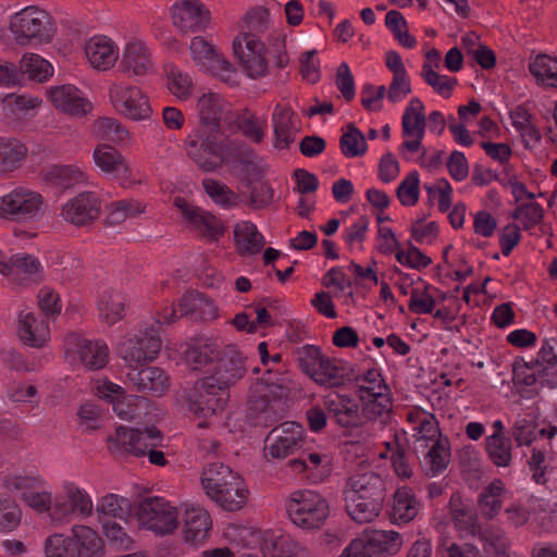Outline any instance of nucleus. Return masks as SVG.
<instances>
[{
	"label": "nucleus",
	"instance_id": "nucleus-1",
	"mask_svg": "<svg viewBox=\"0 0 557 557\" xmlns=\"http://www.w3.org/2000/svg\"><path fill=\"white\" fill-rule=\"evenodd\" d=\"M196 112L199 123L187 135L185 149L200 169L215 171L246 154L245 144L227 135L239 116L221 95L203 92L197 100Z\"/></svg>",
	"mask_w": 557,
	"mask_h": 557
},
{
	"label": "nucleus",
	"instance_id": "nucleus-2",
	"mask_svg": "<svg viewBox=\"0 0 557 557\" xmlns=\"http://www.w3.org/2000/svg\"><path fill=\"white\" fill-rule=\"evenodd\" d=\"M286 39L281 32L265 40L251 33H239L232 44L233 54L248 78L260 79L270 73L271 66L284 69L288 65Z\"/></svg>",
	"mask_w": 557,
	"mask_h": 557
},
{
	"label": "nucleus",
	"instance_id": "nucleus-3",
	"mask_svg": "<svg viewBox=\"0 0 557 557\" xmlns=\"http://www.w3.org/2000/svg\"><path fill=\"white\" fill-rule=\"evenodd\" d=\"M227 536L246 547L259 546L263 557H310L309 552L281 529L256 530L250 527L234 529Z\"/></svg>",
	"mask_w": 557,
	"mask_h": 557
},
{
	"label": "nucleus",
	"instance_id": "nucleus-4",
	"mask_svg": "<svg viewBox=\"0 0 557 557\" xmlns=\"http://www.w3.org/2000/svg\"><path fill=\"white\" fill-rule=\"evenodd\" d=\"M186 408L199 428L210 426L226 409L228 392L212 377L198 379L185 395Z\"/></svg>",
	"mask_w": 557,
	"mask_h": 557
},
{
	"label": "nucleus",
	"instance_id": "nucleus-5",
	"mask_svg": "<svg viewBox=\"0 0 557 557\" xmlns=\"http://www.w3.org/2000/svg\"><path fill=\"white\" fill-rule=\"evenodd\" d=\"M161 348L162 341L159 331L148 322H143L131 329L115 344L117 357L133 369L156 360Z\"/></svg>",
	"mask_w": 557,
	"mask_h": 557
},
{
	"label": "nucleus",
	"instance_id": "nucleus-6",
	"mask_svg": "<svg viewBox=\"0 0 557 557\" xmlns=\"http://www.w3.org/2000/svg\"><path fill=\"white\" fill-rule=\"evenodd\" d=\"M48 203L36 189L18 185L0 195V220L32 224L45 219Z\"/></svg>",
	"mask_w": 557,
	"mask_h": 557
},
{
	"label": "nucleus",
	"instance_id": "nucleus-7",
	"mask_svg": "<svg viewBox=\"0 0 557 557\" xmlns=\"http://www.w3.org/2000/svg\"><path fill=\"white\" fill-rule=\"evenodd\" d=\"M285 508L292 523L306 531L321 529L330 517L329 502L312 490L293 492Z\"/></svg>",
	"mask_w": 557,
	"mask_h": 557
},
{
	"label": "nucleus",
	"instance_id": "nucleus-8",
	"mask_svg": "<svg viewBox=\"0 0 557 557\" xmlns=\"http://www.w3.org/2000/svg\"><path fill=\"white\" fill-rule=\"evenodd\" d=\"M10 32L16 44H46L54 35V26L48 12L37 5H28L9 18Z\"/></svg>",
	"mask_w": 557,
	"mask_h": 557
},
{
	"label": "nucleus",
	"instance_id": "nucleus-9",
	"mask_svg": "<svg viewBox=\"0 0 557 557\" xmlns=\"http://www.w3.org/2000/svg\"><path fill=\"white\" fill-rule=\"evenodd\" d=\"M108 98L113 110L134 122L149 121L152 107L147 92L139 86L116 79L110 83Z\"/></svg>",
	"mask_w": 557,
	"mask_h": 557
},
{
	"label": "nucleus",
	"instance_id": "nucleus-10",
	"mask_svg": "<svg viewBox=\"0 0 557 557\" xmlns=\"http://www.w3.org/2000/svg\"><path fill=\"white\" fill-rule=\"evenodd\" d=\"M288 389V379L268 369L264 376L251 385L248 406L256 413H264L269 419L276 418L283 411L282 398Z\"/></svg>",
	"mask_w": 557,
	"mask_h": 557
},
{
	"label": "nucleus",
	"instance_id": "nucleus-11",
	"mask_svg": "<svg viewBox=\"0 0 557 557\" xmlns=\"http://www.w3.org/2000/svg\"><path fill=\"white\" fill-rule=\"evenodd\" d=\"M94 508L92 498L84 487L75 482L64 481L53 496L51 520L63 523L70 522L74 516L88 518Z\"/></svg>",
	"mask_w": 557,
	"mask_h": 557
},
{
	"label": "nucleus",
	"instance_id": "nucleus-12",
	"mask_svg": "<svg viewBox=\"0 0 557 557\" xmlns=\"http://www.w3.org/2000/svg\"><path fill=\"white\" fill-rule=\"evenodd\" d=\"M119 61L120 72L127 77H147L153 75L157 70L153 48L141 37L125 38Z\"/></svg>",
	"mask_w": 557,
	"mask_h": 557
},
{
	"label": "nucleus",
	"instance_id": "nucleus-13",
	"mask_svg": "<svg viewBox=\"0 0 557 557\" xmlns=\"http://www.w3.org/2000/svg\"><path fill=\"white\" fill-rule=\"evenodd\" d=\"M162 441L161 432L154 426L143 430L119 425L108 437V448L115 455L146 456L150 446H157Z\"/></svg>",
	"mask_w": 557,
	"mask_h": 557
},
{
	"label": "nucleus",
	"instance_id": "nucleus-14",
	"mask_svg": "<svg viewBox=\"0 0 557 557\" xmlns=\"http://www.w3.org/2000/svg\"><path fill=\"white\" fill-rule=\"evenodd\" d=\"M308 445L305 428L294 421H285L273 428L264 441V457L282 460Z\"/></svg>",
	"mask_w": 557,
	"mask_h": 557
},
{
	"label": "nucleus",
	"instance_id": "nucleus-15",
	"mask_svg": "<svg viewBox=\"0 0 557 557\" xmlns=\"http://www.w3.org/2000/svg\"><path fill=\"white\" fill-rule=\"evenodd\" d=\"M189 52L201 71L227 84L237 83L238 74L235 66L203 37L195 36L190 40Z\"/></svg>",
	"mask_w": 557,
	"mask_h": 557
},
{
	"label": "nucleus",
	"instance_id": "nucleus-16",
	"mask_svg": "<svg viewBox=\"0 0 557 557\" xmlns=\"http://www.w3.org/2000/svg\"><path fill=\"white\" fill-rule=\"evenodd\" d=\"M137 516L141 528L160 535L174 532L178 525L176 507L162 497L145 499L139 506Z\"/></svg>",
	"mask_w": 557,
	"mask_h": 557
},
{
	"label": "nucleus",
	"instance_id": "nucleus-17",
	"mask_svg": "<svg viewBox=\"0 0 557 557\" xmlns=\"http://www.w3.org/2000/svg\"><path fill=\"white\" fill-rule=\"evenodd\" d=\"M403 537L396 531L364 529L361 536L350 542V557H381L399 552Z\"/></svg>",
	"mask_w": 557,
	"mask_h": 557
},
{
	"label": "nucleus",
	"instance_id": "nucleus-18",
	"mask_svg": "<svg viewBox=\"0 0 557 557\" xmlns=\"http://www.w3.org/2000/svg\"><path fill=\"white\" fill-rule=\"evenodd\" d=\"M95 168L106 177L116 180L124 187L135 184V169L112 145L100 143L92 150Z\"/></svg>",
	"mask_w": 557,
	"mask_h": 557
},
{
	"label": "nucleus",
	"instance_id": "nucleus-19",
	"mask_svg": "<svg viewBox=\"0 0 557 557\" xmlns=\"http://www.w3.org/2000/svg\"><path fill=\"white\" fill-rule=\"evenodd\" d=\"M171 22L181 34L205 32L211 22V13L200 0H176L169 9Z\"/></svg>",
	"mask_w": 557,
	"mask_h": 557
},
{
	"label": "nucleus",
	"instance_id": "nucleus-20",
	"mask_svg": "<svg viewBox=\"0 0 557 557\" xmlns=\"http://www.w3.org/2000/svg\"><path fill=\"white\" fill-rule=\"evenodd\" d=\"M352 484V494L350 502L355 503L354 511H350V519L356 523H369L380 513L383 504V488L379 478H374V483Z\"/></svg>",
	"mask_w": 557,
	"mask_h": 557
},
{
	"label": "nucleus",
	"instance_id": "nucleus-21",
	"mask_svg": "<svg viewBox=\"0 0 557 557\" xmlns=\"http://www.w3.org/2000/svg\"><path fill=\"white\" fill-rule=\"evenodd\" d=\"M169 358L177 364H184L191 370H200L215 357L213 345L205 338H190L185 342H174L165 346Z\"/></svg>",
	"mask_w": 557,
	"mask_h": 557
},
{
	"label": "nucleus",
	"instance_id": "nucleus-22",
	"mask_svg": "<svg viewBox=\"0 0 557 557\" xmlns=\"http://www.w3.org/2000/svg\"><path fill=\"white\" fill-rule=\"evenodd\" d=\"M181 510L185 542L194 546L201 545L208 539L212 527L209 511L191 502L182 503Z\"/></svg>",
	"mask_w": 557,
	"mask_h": 557
},
{
	"label": "nucleus",
	"instance_id": "nucleus-23",
	"mask_svg": "<svg viewBox=\"0 0 557 557\" xmlns=\"http://www.w3.org/2000/svg\"><path fill=\"white\" fill-rule=\"evenodd\" d=\"M46 96L55 110L67 115L79 117L91 111V103L83 91L72 84L48 87Z\"/></svg>",
	"mask_w": 557,
	"mask_h": 557
},
{
	"label": "nucleus",
	"instance_id": "nucleus-24",
	"mask_svg": "<svg viewBox=\"0 0 557 557\" xmlns=\"http://www.w3.org/2000/svg\"><path fill=\"white\" fill-rule=\"evenodd\" d=\"M83 50L89 66L98 72L111 70L120 57L117 44L111 37L100 34L89 37Z\"/></svg>",
	"mask_w": 557,
	"mask_h": 557
},
{
	"label": "nucleus",
	"instance_id": "nucleus-25",
	"mask_svg": "<svg viewBox=\"0 0 557 557\" xmlns=\"http://www.w3.org/2000/svg\"><path fill=\"white\" fill-rule=\"evenodd\" d=\"M245 373V357L235 346H228L219 359L213 373L205 376L212 377L215 384L227 392L228 387L242 380Z\"/></svg>",
	"mask_w": 557,
	"mask_h": 557
},
{
	"label": "nucleus",
	"instance_id": "nucleus-26",
	"mask_svg": "<svg viewBox=\"0 0 557 557\" xmlns=\"http://www.w3.org/2000/svg\"><path fill=\"white\" fill-rule=\"evenodd\" d=\"M100 213V200L90 191H84L67 200L61 210L62 218L74 225L82 226L94 222Z\"/></svg>",
	"mask_w": 557,
	"mask_h": 557
},
{
	"label": "nucleus",
	"instance_id": "nucleus-27",
	"mask_svg": "<svg viewBox=\"0 0 557 557\" xmlns=\"http://www.w3.org/2000/svg\"><path fill=\"white\" fill-rule=\"evenodd\" d=\"M16 333L25 345L41 348L50 339V330L46 320L34 311L22 310L17 315Z\"/></svg>",
	"mask_w": 557,
	"mask_h": 557
},
{
	"label": "nucleus",
	"instance_id": "nucleus-28",
	"mask_svg": "<svg viewBox=\"0 0 557 557\" xmlns=\"http://www.w3.org/2000/svg\"><path fill=\"white\" fill-rule=\"evenodd\" d=\"M274 146L278 149L288 148L300 132V120L296 112L287 104L275 106L271 119Z\"/></svg>",
	"mask_w": 557,
	"mask_h": 557
},
{
	"label": "nucleus",
	"instance_id": "nucleus-29",
	"mask_svg": "<svg viewBox=\"0 0 557 557\" xmlns=\"http://www.w3.org/2000/svg\"><path fill=\"white\" fill-rule=\"evenodd\" d=\"M174 205L187 220L189 226L205 238L214 240L223 234L224 227L214 215L193 207L181 197L175 198Z\"/></svg>",
	"mask_w": 557,
	"mask_h": 557
},
{
	"label": "nucleus",
	"instance_id": "nucleus-30",
	"mask_svg": "<svg viewBox=\"0 0 557 557\" xmlns=\"http://www.w3.org/2000/svg\"><path fill=\"white\" fill-rule=\"evenodd\" d=\"M297 458L288 461V468L297 473L304 474L313 482L322 481L331 471V458L327 454L311 451L305 445Z\"/></svg>",
	"mask_w": 557,
	"mask_h": 557
},
{
	"label": "nucleus",
	"instance_id": "nucleus-31",
	"mask_svg": "<svg viewBox=\"0 0 557 557\" xmlns=\"http://www.w3.org/2000/svg\"><path fill=\"white\" fill-rule=\"evenodd\" d=\"M71 357L87 370H101L108 364L109 347L101 339L79 337L75 342Z\"/></svg>",
	"mask_w": 557,
	"mask_h": 557
},
{
	"label": "nucleus",
	"instance_id": "nucleus-32",
	"mask_svg": "<svg viewBox=\"0 0 557 557\" xmlns=\"http://www.w3.org/2000/svg\"><path fill=\"white\" fill-rule=\"evenodd\" d=\"M127 379L138 391L153 396H162L170 388V376L159 367L132 369L127 373Z\"/></svg>",
	"mask_w": 557,
	"mask_h": 557
},
{
	"label": "nucleus",
	"instance_id": "nucleus-33",
	"mask_svg": "<svg viewBox=\"0 0 557 557\" xmlns=\"http://www.w3.org/2000/svg\"><path fill=\"white\" fill-rule=\"evenodd\" d=\"M249 497L248 486L239 474L235 480L230 481L225 487L210 495L209 498L222 510L238 511L243 509Z\"/></svg>",
	"mask_w": 557,
	"mask_h": 557
},
{
	"label": "nucleus",
	"instance_id": "nucleus-34",
	"mask_svg": "<svg viewBox=\"0 0 557 557\" xmlns=\"http://www.w3.org/2000/svg\"><path fill=\"white\" fill-rule=\"evenodd\" d=\"M47 184L60 190L88 183V175L78 163L69 165H52L44 174Z\"/></svg>",
	"mask_w": 557,
	"mask_h": 557
},
{
	"label": "nucleus",
	"instance_id": "nucleus-35",
	"mask_svg": "<svg viewBox=\"0 0 557 557\" xmlns=\"http://www.w3.org/2000/svg\"><path fill=\"white\" fill-rule=\"evenodd\" d=\"M94 139L111 143L116 146H126L133 141L129 131L115 117L102 116L97 119L91 126Z\"/></svg>",
	"mask_w": 557,
	"mask_h": 557
},
{
	"label": "nucleus",
	"instance_id": "nucleus-36",
	"mask_svg": "<svg viewBox=\"0 0 557 557\" xmlns=\"http://www.w3.org/2000/svg\"><path fill=\"white\" fill-rule=\"evenodd\" d=\"M42 104L39 97L32 95L7 94L0 100V112L10 121H17L32 115Z\"/></svg>",
	"mask_w": 557,
	"mask_h": 557
},
{
	"label": "nucleus",
	"instance_id": "nucleus-37",
	"mask_svg": "<svg viewBox=\"0 0 557 557\" xmlns=\"http://www.w3.org/2000/svg\"><path fill=\"white\" fill-rule=\"evenodd\" d=\"M76 557H100L103 542L96 530L88 525L75 524L71 529Z\"/></svg>",
	"mask_w": 557,
	"mask_h": 557
},
{
	"label": "nucleus",
	"instance_id": "nucleus-38",
	"mask_svg": "<svg viewBox=\"0 0 557 557\" xmlns=\"http://www.w3.org/2000/svg\"><path fill=\"white\" fill-rule=\"evenodd\" d=\"M234 238L237 250L245 256L259 253L265 244V239L257 226L248 221L235 224Z\"/></svg>",
	"mask_w": 557,
	"mask_h": 557
},
{
	"label": "nucleus",
	"instance_id": "nucleus-39",
	"mask_svg": "<svg viewBox=\"0 0 557 557\" xmlns=\"http://www.w3.org/2000/svg\"><path fill=\"white\" fill-rule=\"evenodd\" d=\"M238 475L239 474L233 471L228 466L222 462H212L205 467L201 473V487L205 494L209 497L210 495H214L219 490L225 487L230 481L235 480Z\"/></svg>",
	"mask_w": 557,
	"mask_h": 557
},
{
	"label": "nucleus",
	"instance_id": "nucleus-40",
	"mask_svg": "<svg viewBox=\"0 0 557 557\" xmlns=\"http://www.w3.org/2000/svg\"><path fill=\"white\" fill-rule=\"evenodd\" d=\"M125 296L120 292L104 290L97 302L98 317L107 325H113L125 315Z\"/></svg>",
	"mask_w": 557,
	"mask_h": 557
},
{
	"label": "nucleus",
	"instance_id": "nucleus-41",
	"mask_svg": "<svg viewBox=\"0 0 557 557\" xmlns=\"http://www.w3.org/2000/svg\"><path fill=\"white\" fill-rule=\"evenodd\" d=\"M26 156L27 149L20 140L0 137V175H9L20 169Z\"/></svg>",
	"mask_w": 557,
	"mask_h": 557
},
{
	"label": "nucleus",
	"instance_id": "nucleus-42",
	"mask_svg": "<svg viewBox=\"0 0 557 557\" xmlns=\"http://www.w3.org/2000/svg\"><path fill=\"white\" fill-rule=\"evenodd\" d=\"M17 70L22 73L23 82L25 78L44 82L53 74V66L36 53H24Z\"/></svg>",
	"mask_w": 557,
	"mask_h": 557
},
{
	"label": "nucleus",
	"instance_id": "nucleus-43",
	"mask_svg": "<svg viewBox=\"0 0 557 557\" xmlns=\"http://www.w3.org/2000/svg\"><path fill=\"white\" fill-rule=\"evenodd\" d=\"M449 509L456 525L460 530H465L475 536L476 531H480L478 516L470 506L462 503L461 495L459 493H454L451 495Z\"/></svg>",
	"mask_w": 557,
	"mask_h": 557
},
{
	"label": "nucleus",
	"instance_id": "nucleus-44",
	"mask_svg": "<svg viewBox=\"0 0 557 557\" xmlns=\"http://www.w3.org/2000/svg\"><path fill=\"white\" fill-rule=\"evenodd\" d=\"M96 511L100 516L125 520L132 513V503L124 496L109 493L97 499Z\"/></svg>",
	"mask_w": 557,
	"mask_h": 557
},
{
	"label": "nucleus",
	"instance_id": "nucleus-45",
	"mask_svg": "<svg viewBox=\"0 0 557 557\" xmlns=\"http://www.w3.org/2000/svg\"><path fill=\"white\" fill-rule=\"evenodd\" d=\"M530 73L536 78L537 84L557 88V58L541 53L529 64Z\"/></svg>",
	"mask_w": 557,
	"mask_h": 557
},
{
	"label": "nucleus",
	"instance_id": "nucleus-46",
	"mask_svg": "<svg viewBox=\"0 0 557 557\" xmlns=\"http://www.w3.org/2000/svg\"><path fill=\"white\" fill-rule=\"evenodd\" d=\"M166 88L178 101H186L190 98L194 83L188 73L176 66H168L165 70Z\"/></svg>",
	"mask_w": 557,
	"mask_h": 557
},
{
	"label": "nucleus",
	"instance_id": "nucleus-47",
	"mask_svg": "<svg viewBox=\"0 0 557 557\" xmlns=\"http://www.w3.org/2000/svg\"><path fill=\"white\" fill-rule=\"evenodd\" d=\"M419 503L409 488H398L394 495L393 518L407 523L419 512Z\"/></svg>",
	"mask_w": 557,
	"mask_h": 557
},
{
	"label": "nucleus",
	"instance_id": "nucleus-48",
	"mask_svg": "<svg viewBox=\"0 0 557 557\" xmlns=\"http://www.w3.org/2000/svg\"><path fill=\"white\" fill-rule=\"evenodd\" d=\"M23 511L13 497L0 492V533L15 531L22 521Z\"/></svg>",
	"mask_w": 557,
	"mask_h": 557
},
{
	"label": "nucleus",
	"instance_id": "nucleus-49",
	"mask_svg": "<svg viewBox=\"0 0 557 557\" xmlns=\"http://www.w3.org/2000/svg\"><path fill=\"white\" fill-rule=\"evenodd\" d=\"M324 357L321 354L320 349L312 345L304 346L299 350V362L304 371L314 381V382H327L329 377L319 372L321 367H327V363L323 362Z\"/></svg>",
	"mask_w": 557,
	"mask_h": 557
},
{
	"label": "nucleus",
	"instance_id": "nucleus-50",
	"mask_svg": "<svg viewBox=\"0 0 557 557\" xmlns=\"http://www.w3.org/2000/svg\"><path fill=\"white\" fill-rule=\"evenodd\" d=\"M504 491L503 482L496 479L480 494L478 506L485 519H493L502 509L499 496Z\"/></svg>",
	"mask_w": 557,
	"mask_h": 557
},
{
	"label": "nucleus",
	"instance_id": "nucleus-51",
	"mask_svg": "<svg viewBox=\"0 0 557 557\" xmlns=\"http://www.w3.org/2000/svg\"><path fill=\"white\" fill-rule=\"evenodd\" d=\"M8 263L10 268V275L15 273L23 274L26 278L30 281H37L42 275L41 263L34 256L24 252L9 255Z\"/></svg>",
	"mask_w": 557,
	"mask_h": 557
},
{
	"label": "nucleus",
	"instance_id": "nucleus-52",
	"mask_svg": "<svg viewBox=\"0 0 557 557\" xmlns=\"http://www.w3.org/2000/svg\"><path fill=\"white\" fill-rule=\"evenodd\" d=\"M53 494L49 490L48 483L41 479L40 484L32 491L24 493L21 499L26 506L39 513L47 512L51 518V509L53 503Z\"/></svg>",
	"mask_w": 557,
	"mask_h": 557
},
{
	"label": "nucleus",
	"instance_id": "nucleus-53",
	"mask_svg": "<svg viewBox=\"0 0 557 557\" xmlns=\"http://www.w3.org/2000/svg\"><path fill=\"white\" fill-rule=\"evenodd\" d=\"M145 208L143 202L135 199L114 201L107 207V219L110 224H120L129 218L141 214Z\"/></svg>",
	"mask_w": 557,
	"mask_h": 557
},
{
	"label": "nucleus",
	"instance_id": "nucleus-54",
	"mask_svg": "<svg viewBox=\"0 0 557 557\" xmlns=\"http://www.w3.org/2000/svg\"><path fill=\"white\" fill-rule=\"evenodd\" d=\"M510 117L513 126L520 132L525 148L530 147V141L536 144L541 140V133L531 123V114L525 108L521 106L515 108V110L510 112Z\"/></svg>",
	"mask_w": 557,
	"mask_h": 557
},
{
	"label": "nucleus",
	"instance_id": "nucleus-55",
	"mask_svg": "<svg viewBox=\"0 0 557 557\" xmlns=\"http://www.w3.org/2000/svg\"><path fill=\"white\" fill-rule=\"evenodd\" d=\"M41 479L44 478L34 473L12 472L3 478L2 485L22 499L24 493L40 484Z\"/></svg>",
	"mask_w": 557,
	"mask_h": 557
},
{
	"label": "nucleus",
	"instance_id": "nucleus-56",
	"mask_svg": "<svg viewBox=\"0 0 557 557\" xmlns=\"http://www.w3.org/2000/svg\"><path fill=\"white\" fill-rule=\"evenodd\" d=\"M89 391L92 396L112 406L123 396L124 388L107 376H96L89 383Z\"/></svg>",
	"mask_w": 557,
	"mask_h": 557
},
{
	"label": "nucleus",
	"instance_id": "nucleus-57",
	"mask_svg": "<svg viewBox=\"0 0 557 557\" xmlns=\"http://www.w3.org/2000/svg\"><path fill=\"white\" fill-rule=\"evenodd\" d=\"M475 536H479L486 554H493L496 557H507L508 539L503 531L492 529L482 530L480 527V531H476Z\"/></svg>",
	"mask_w": 557,
	"mask_h": 557
},
{
	"label": "nucleus",
	"instance_id": "nucleus-58",
	"mask_svg": "<svg viewBox=\"0 0 557 557\" xmlns=\"http://www.w3.org/2000/svg\"><path fill=\"white\" fill-rule=\"evenodd\" d=\"M148 403L144 397L127 394L124 389L123 396L112 405L113 412L125 421H132L139 417L140 409Z\"/></svg>",
	"mask_w": 557,
	"mask_h": 557
},
{
	"label": "nucleus",
	"instance_id": "nucleus-59",
	"mask_svg": "<svg viewBox=\"0 0 557 557\" xmlns=\"http://www.w3.org/2000/svg\"><path fill=\"white\" fill-rule=\"evenodd\" d=\"M385 25L394 34L395 39L405 48L416 46V38L408 33V24L399 11L391 10L385 15Z\"/></svg>",
	"mask_w": 557,
	"mask_h": 557
},
{
	"label": "nucleus",
	"instance_id": "nucleus-60",
	"mask_svg": "<svg viewBox=\"0 0 557 557\" xmlns=\"http://www.w3.org/2000/svg\"><path fill=\"white\" fill-rule=\"evenodd\" d=\"M488 457L497 467H507L511 460L510 440L494 433L486 438Z\"/></svg>",
	"mask_w": 557,
	"mask_h": 557
},
{
	"label": "nucleus",
	"instance_id": "nucleus-61",
	"mask_svg": "<svg viewBox=\"0 0 557 557\" xmlns=\"http://www.w3.org/2000/svg\"><path fill=\"white\" fill-rule=\"evenodd\" d=\"M265 126L267 123L264 119L249 115L244 117L242 122L237 120L233 128L227 131V135L230 136L234 131L239 129L250 143L259 144L265 135Z\"/></svg>",
	"mask_w": 557,
	"mask_h": 557
},
{
	"label": "nucleus",
	"instance_id": "nucleus-62",
	"mask_svg": "<svg viewBox=\"0 0 557 557\" xmlns=\"http://www.w3.org/2000/svg\"><path fill=\"white\" fill-rule=\"evenodd\" d=\"M386 410V405L379 401V398L367 400L360 405L350 406V428L358 429V421L362 418L366 420H376Z\"/></svg>",
	"mask_w": 557,
	"mask_h": 557
},
{
	"label": "nucleus",
	"instance_id": "nucleus-63",
	"mask_svg": "<svg viewBox=\"0 0 557 557\" xmlns=\"http://www.w3.org/2000/svg\"><path fill=\"white\" fill-rule=\"evenodd\" d=\"M46 557H76L72 536L54 533L46 540Z\"/></svg>",
	"mask_w": 557,
	"mask_h": 557
},
{
	"label": "nucleus",
	"instance_id": "nucleus-64",
	"mask_svg": "<svg viewBox=\"0 0 557 557\" xmlns=\"http://www.w3.org/2000/svg\"><path fill=\"white\" fill-rule=\"evenodd\" d=\"M322 284L329 289L333 297H346V288L348 287V277L345 269L335 267L330 269L323 276Z\"/></svg>",
	"mask_w": 557,
	"mask_h": 557
}]
</instances>
